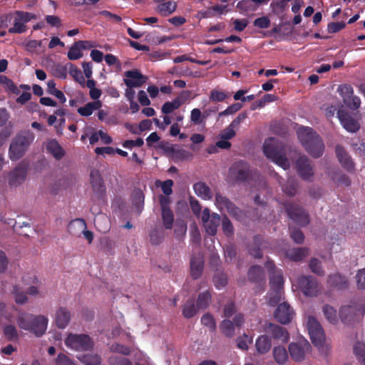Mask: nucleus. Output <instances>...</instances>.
<instances>
[{"label": "nucleus", "mask_w": 365, "mask_h": 365, "mask_svg": "<svg viewBox=\"0 0 365 365\" xmlns=\"http://www.w3.org/2000/svg\"><path fill=\"white\" fill-rule=\"evenodd\" d=\"M64 343L68 348L77 351H89L94 347L93 339L86 334L70 333L65 339Z\"/></svg>", "instance_id": "obj_6"}, {"label": "nucleus", "mask_w": 365, "mask_h": 365, "mask_svg": "<svg viewBox=\"0 0 365 365\" xmlns=\"http://www.w3.org/2000/svg\"><path fill=\"white\" fill-rule=\"evenodd\" d=\"M337 118L344 128L348 132L356 133L360 129L359 123L344 109H339L336 112Z\"/></svg>", "instance_id": "obj_19"}, {"label": "nucleus", "mask_w": 365, "mask_h": 365, "mask_svg": "<svg viewBox=\"0 0 365 365\" xmlns=\"http://www.w3.org/2000/svg\"><path fill=\"white\" fill-rule=\"evenodd\" d=\"M124 76L125 77L123 80L124 83L127 87L130 88L141 87L148 80V78L138 69L126 71Z\"/></svg>", "instance_id": "obj_16"}, {"label": "nucleus", "mask_w": 365, "mask_h": 365, "mask_svg": "<svg viewBox=\"0 0 365 365\" xmlns=\"http://www.w3.org/2000/svg\"><path fill=\"white\" fill-rule=\"evenodd\" d=\"M294 314L293 309L286 302L279 304L274 313V318L282 324H289L292 321Z\"/></svg>", "instance_id": "obj_20"}, {"label": "nucleus", "mask_w": 365, "mask_h": 365, "mask_svg": "<svg viewBox=\"0 0 365 365\" xmlns=\"http://www.w3.org/2000/svg\"><path fill=\"white\" fill-rule=\"evenodd\" d=\"M47 150L56 160L61 159L65 155L63 149L56 140H52L48 143Z\"/></svg>", "instance_id": "obj_36"}, {"label": "nucleus", "mask_w": 365, "mask_h": 365, "mask_svg": "<svg viewBox=\"0 0 365 365\" xmlns=\"http://www.w3.org/2000/svg\"><path fill=\"white\" fill-rule=\"evenodd\" d=\"M263 237L260 235H255L253 237V244L248 249L250 255L256 259H261L262 257L261 247H263Z\"/></svg>", "instance_id": "obj_28"}, {"label": "nucleus", "mask_w": 365, "mask_h": 365, "mask_svg": "<svg viewBox=\"0 0 365 365\" xmlns=\"http://www.w3.org/2000/svg\"><path fill=\"white\" fill-rule=\"evenodd\" d=\"M247 277L250 282L260 283L264 280V269L259 265H253L249 269Z\"/></svg>", "instance_id": "obj_29"}, {"label": "nucleus", "mask_w": 365, "mask_h": 365, "mask_svg": "<svg viewBox=\"0 0 365 365\" xmlns=\"http://www.w3.org/2000/svg\"><path fill=\"white\" fill-rule=\"evenodd\" d=\"M4 334L9 341L17 340L19 338L17 330L13 325H6L4 328Z\"/></svg>", "instance_id": "obj_56"}, {"label": "nucleus", "mask_w": 365, "mask_h": 365, "mask_svg": "<svg viewBox=\"0 0 365 365\" xmlns=\"http://www.w3.org/2000/svg\"><path fill=\"white\" fill-rule=\"evenodd\" d=\"M102 106L100 101L90 102L78 108V113L82 116H89L94 110H98Z\"/></svg>", "instance_id": "obj_34"}, {"label": "nucleus", "mask_w": 365, "mask_h": 365, "mask_svg": "<svg viewBox=\"0 0 365 365\" xmlns=\"http://www.w3.org/2000/svg\"><path fill=\"white\" fill-rule=\"evenodd\" d=\"M190 275L193 279H199L204 269V260L200 254L192 256L190 262Z\"/></svg>", "instance_id": "obj_22"}, {"label": "nucleus", "mask_w": 365, "mask_h": 365, "mask_svg": "<svg viewBox=\"0 0 365 365\" xmlns=\"http://www.w3.org/2000/svg\"><path fill=\"white\" fill-rule=\"evenodd\" d=\"M311 348L309 343L307 341L299 342H292L289 344V352L291 358L295 361H302L304 359L305 353Z\"/></svg>", "instance_id": "obj_15"}, {"label": "nucleus", "mask_w": 365, "mask_h": 365, "mask_svg": "<svg viewBox=\"0 0 365 365\" xmlns=\"http://www.w3.org/2000/svg\"><path fill=\"white\" fill-rule=\"evenodd\" d=\"M11 292L14 295L15 301L17 304H24L27 302L28 297L26 294L21 292L18 286H14Z\"/></svg>", "instance_id": "obj_54"}, {"label": "nucleus", "mask_w": 365, "mask_h": 365, "mask_svg": "<svg viewBox=\"0 0 365 365\" xmlns=\"http://www.w3.org/2000/svg\"><path fill=\"white\" fill-rule=\"evenodd\" d=\"M282 191L290 197H293L297 194L298 183L294 178H289L284 184L282 185Z\"/></svg>", "instance_id": "obj_37"}, {"label": "nucleus", "mask_w": 365, "mask_h": 365, "mask_svg": "<svg viewBox=\"0 0 365 365\" xmlns=\"http://www.w3.org/2000/svg\"><path fill=\"white\" fill-rule=\"evenodd\" d=\"M335 152L342 168L349 173H354L355 170V163L344 148L341 145H336Z\"/></svg>", "instance_id": "obj_18"}, {"label": "nucleus", "mask_w": 365, "mask_h": 365, "mask_svg": "<svg viewBox=\"0 0 365 365\" xmlns=\"http://www.w3.org/2000/svg\"><path fill=\"white\" fill-rule=\"evenodd\" d=\"M339 317L344 324H351L355 317V309L351 306H344L340 309Z\"/></svg>", "instance_id": "obj_33"}, {"label": "nucleus", "mask_w": 365, "mask_h": 365, "mask_svg": "<svg viewBox=\"0 0 365 365\" xmlns=\"http://www.w3.org/2000/svg\"><path fill=\"white\" fill-rule=\"evenodd\" d=\"M201 323L208 327L211 331H215L216 329L215 320L213 316L210 313H207L202 317Z\"/></svg>", "instance_id": "obj_53"}, {"label": "nucleus", "mask_w": 365, "mask_h": 365, "mask_svg": "<svg viewBox=\"0 0 365 365\" xmlns=\"http://www.w3.org/2000/svg\"><path fill=\"white\" fill-rule=\"evenodd\" d=\"M273 356L275 361L279 364H284L288 360V354L284 346H278L273 349Z\"/></svg>", "instance_id": "obj_35"}, {"label": "nucleus", "mask_w": 365, "mask_h": 365, "mask_svg": "<svg viewBox=\"0 0 365 365\" xmlns=\"http://www.w3.org/2000/svg\"><path fill=\"white\" fill-rule=\"evenodd\" d=\"M71 320V312L66 307H60L56 313L55 323L59 329L67 327Z\"/></svg>", "instance_id": "obj_25"}, {"label": "nucleus", "mask_w": 365, "mask_h": 365, "mask_svg": "<svg viewBox=\"0 0 365 365\" xmlns=\"http://www.w3.org/2000/svg\"><path fill=\"white\" fill-rule=\"evenodd\" d=\"M227 97V94L223 91L212 90L210 93V100L214 102H222Z\"/></svg>", "instance_id": "obj_61"}, {"label": "nucleus", "mask_w": 365, "mask_h": 365, "mask_svg": "<svg viewBox=\"0 0 365 365\" xmlns=\"http://www.w3.org/2000/svg\"><path fill=\"white\" fill-rule=\"evenodd\" d=\"M164 238V233L163 231L154 230L150 234V241L152 245H158L160 244Z\"/></svg>", "instance_id": "obj_58"}, {"label": "nucleus", "mask_w": 365, "mask_h": 365, "mask_svg": "<svg viewBox=\"0 0 365 365\" xmlns=\"http://www.w3.org/2000/svg\"><path fill=\"white\" fill-rule=\"evenodd\" d=\"M68 73L72 78L79 84L83 86L85 83V77L81 71L72 63H68Z\"/></svg>", "instance_id": "obj_40"}, {"label": "nucleus", "mask_w": 365, "mask_h": 365, "mask_svg": "<svg viewBox=\"0 0 365 365\" xmlns=\"http://www.w3.org/2000/svg\"><path fill=\"white\" fill-rule=\"evenodd\" d=\"M14 26L9 29V34H23L26 31V24L36 19V15L29 12L16 11Z\"/></svg>", "instance_id": "obj_12"}, {"label": "nucleus", "mask_w": 365, "mask_h": 365, "mask_svg": "<svg viewBox=\"0 0 365 365\" xmlns=\"http://www.w3.org/2000/svg\"><path fill=\"white\" fill-rule=\"evenodd\" d=\"M290 230V237L297 244H302L304 240V235L302 231L299 229L293 228Z\"/></svg>", "instance_id": "obj_60"}, {"label": "nucleus", "mask_w": 365, "mask_h": 365, "mask_svg": "<svg viewBox=\"0 0 365 365\" xmlns=\"http://www.w3.org/2000/svg\"><path fill=\"white\" fill-rule=\"evenodd\" d=\"M307 329L312 343L320 354L328 357L331 352V346L325 343V334L319 322L312 316L307 319Z\"/></svg>", "instance_id": "obj_3"}, {"label": "nucleus", "mask_w": 365, "mask_h": 365, "mask_svg": "<svg viewBox=\"0 0 365 365\" xmlns=\"http://www.w3.org/2000/svg\"><path fill=\"white\" fill-rule=\"evenodd\" d=\"M16 322L19 328L29 331L36 336H41L46 332L48 319L43 315L24 312L17 317Z\"/></svg>", "instance_id": "obj_2"}, {"label": "nucleus", "mask_w": 365, "mask_h": 365, "mask_svg": "<svg viewBox=\"0 0 365 365\" xmlns=\"http://www.w3.org/2000/svg\"><path fill=\"white\" fill-rule=\"evenodd\" d=\"M323 312L326 319L331 324H336L337 322V314L336 311L329 305H325L323 307Z\"/></svg>", "instance_id": "obj_50"}, {"label": "nucleus", "mask_w": 365, "mask_h": 365, "mask_svg": "<svg viewBox=\"0 0 365 365\" xmlns=\"http://www.w3.org/2000/svg\"><path fill=\"white\" fill-rule=\"evenodd\" d=\"M297 172L304 180H309L313 176V167L309 159L305 156L299 157L296 162Z\"/></svg>", "instance_id": "obj_21"}, {"label": "nucleus", "mask_w": 365, "mask_h": 365, "mask_svg": "<svg viewBox=\"0 0 365 365\" xmlns=\"http://www.w3.org/2000/svg\"><path fill=\"white\" fill-rule=\"evenodd\" d=\"M283 205L288 217L296 224L305 227L309 223L308 212L300 205L294 202L289 201L284 202Z\"/></svg>", "instance_id": "obj_7"}, {"label": "nucleus", "mask_w": 365, "mask_h": 365, "mask_svg": "<svg viewBox=\"0 0 365 365\" xmlns=\"http://www.w3.org/2000/svg\"><path fill=\"white\" fill-rule=\"evenodd\" d=\"M354 353L357 359L365 364V344L361 342H356L354 346Z\"/></svg>", "instance_id": "obj_51"}, {"label": "nucleus", "mask_w": 365, "mask_h": 365, "mask_svg": "<svg viewBox=\"0 0 365 365\" xmlns=\"http://www.w3.org/2000/svg\"><path fill=\"white\" fill-rule=\"evenodd\" d=\"M34 138V133L30 130H24L18 133L10 144L9 158L12 161L20 159L33 143Z\"/></svg>", "instance_id": "obj_4"}, {"label": "nucleus", "mask_w": 365, "mask_h": 365, "mask_svg": "<svg viewBox=\"0 0 365 365\" xmlns=\"http://www.w3.org/2000/svg\"><path fill=\"white\" fill-rule=\"evenodd\" d=\"M56 365H76L68 356L61 353L56 359Z\"/></svg>", "instance_id": "obj_63"}, {"label": "nucleus", "mask_w": 365, "mask_h": 365, "mask_svg": "<svg viewBox=\"0 0 365 365\" xmlns=\"http://www.w3.org/2000/svg\"><path fill=\"white\" fill-rule=\"evenodd\" d=\"M215 205L220 210H226L228 214L237 220L242 217V210L237 207L228 197L220 192L215 194Z\"/></svg>", "instance_id": "obj_10"}, {"label": "nucleus", "mask_w": 365, "mask_h": 365, "mask_svg": "<svg viewBox=\"0 0 365 365\" xmlns=\"http://www.w3.org/2000/svg\"><path fill=\"white\" fill-rule=\"evenodd\" d=\"M356 279L357 287L359 289H365V267L358 271Z\"/></svg>", "instance_id": "obj_64"}, {"label": "nucleus", "mask_w": 365, "mask_h": 365, "mask_svg": "<svg viewBox=\"0 0 365 365\" xmlns=\"http://www.w3.org/2000/svg\"><path fill=\"white\" fill-rule=\"evenodd\" d=\"M132 197L133 204L135 205L138 212H141L145 199L144 194L141 190H137L133 193Z\"/></svg>", "instance_id": "obj_49"}, {"label": "nucleus", "mask_w": 365, "mask_h": 365, "mask_svg": "<svg viewBox=\"0 0 365 365\" xmlns=\"http://www.w3.org/2000/svg\"><path fill=\"white\" fill-rule=\"evenodd\" d=\"M264 155L267 158L282 167L284 170L289 168L290 164L286 156L284 147L273 139L266 140L263 145Z\"/></svg>", "instance_id": "obj_5"}, {"label": "nucleus", "mask_w": 365, "mask_h": 365, "mask_svg": "<svg viewBox=\"0 0 365 365\" xmlns=\"http://www.w3.org/2000/svg\"><path fill=\"white\" fill-rule=\"evenodd\" d=\"M309 255L307 247H297L289 249L285 252V257L293 262H299Z\"/></svg>", "instance_id": "obj_27"}, {"label": "nucleus", "mask_w": 365, "mask_h": 365, "mask_svg": "<svg viewBox=\"0 0 365 365\" xmlns=\"http://www.w3.org/2000/svg\"><path fill=\"white\" fill-rule=\"evenodd\" d=\"M161 217L164 227L167 230H171L174 221V214L170 209L161 210Z\"/></svg>", "instance_id": "obj_42"}, {"label": "nucleus", "mask_w": 365, "mask_h": 365, "mask_svg": "<svg viewBox=\"0 0 365 365\" xmlns=\"http://www.w3.org/2000/svg\"><path fill=\"white\" fill-rule=\"evenodd\" d=\"M255 346L259 354H267L272 347L270 338L267 335H261L258 336L255 341Z\"/></svg>", "instance_id": "obj_30"}, {"label": "nucleus", "mask_w": 365, "mask_h": 365, "mask_svg": "<svg viewBox=\"0 0 365 365\" xmlns=\"http://www.w3.org/2000/svg\"><path fill=\"white\" fill-rule=\"evenodd\" d=\"M84 365H101V358L96 354H86L78 357Z\"/></svg>", "instance_id": "obj_38"}, {"label": "nucleus", "mask_w": 365, "mask_h": 365, "mask_svg": "<svg viewBox=\"0 0 365 365\" xmlns=\"http://www.w3.org/2000/svg\"><path fill=\"white\" fill-rule=\"evenodd\" d=\"M95 225L102 232H106L109 228V222L106 217H100L95 220Z\"/></svg>", "instance_id": "obj_55"}, {"label": "nucleus", "mask_w": 365, "mask_h": 365, "mask_svg": "<svg viewBox=\"0 0 365 365\" xmlns=\"http://www.w3.org/2000/svg\"><path fill=\"white\" fill-rule=\"evenodd\" d=\"M266 331L272 335V338L279 339L283 342H287L289 339V334L287 329L278 324L269 323Z\"/></svg>", "instance_id": "obj_24"}, {"label": "nucleus", "mask_w": 365, "mask_h": 365, "mask_svg": "<svg viewBox=\"0 0 365 365\" xmlns=\"http://www.w3.org/2000/svg\"><path fill=\"white\" fill-rule=\"evenodd\" d=\"M28 165L24 162L20 163L9 173V184L10 186H18L26 179L27 175Z\"/></svg>", "instance_id": "obj_17"}, {"label": "nucleus", "mask_w": 365, "mask_h": 365, "mask_svg": "<svg viewBox=\"0 0 365 365\" xmlns=\"http://www.w3.org/2000/svg\"><path fill=\"white\" fill-rule=\"evenodd\" d=\"M221 222L223 233L228 237H232L234 235V227L226 215H222Z\"/></svg>", "instance_id": "obj_45"}, {"label": "nucleus", "mask_w": 365, "mask_h": 365, "mask_svg": "<svg viewBox=\"0 0 365 365\" xmlns=\"http://www.w3.org/2000/svg\"><path fill=\"white\" fill-rule=\"evenodd\" d=\"M327 282L331 287L339 289H346L349 285L346 278L339 274H330Z\"/></svg>", "instance_id": "obj_31"}, {"label": "nucleus", "mask_w": 365, "mask_h": 365, "mask_svg": "<svg viewBox=\"0 0 365 365\" xmlns=\"http://www.w3.org/2000/svg\"><path fill=\"white\" fill-rule=\"evenodd\" d=\"M269 284L272 289H283L284 279L282 274L277 271L270 277Z\"/></svg>", "instance_id": "obj_41"}, {"label": "nucleus", "mask_w": 365, "mask_h": 365, "mask_svg": "<svg viewBox=\"0 0 365 365\" xmlns=\"http://www.w3.org/2000/svg\"><path fill=\"white\" fill-rule=\"evenodd\" d=\"M190 95V92L189 91H182L178 97L175 98L173 101L165 102L161 108L162 112L164 114H169L174 111L175 110L180 108L181 104L183 103L182 98L185 99L188 98Z\"/></svg>", "instance_id": "obj_23"}, {"label": "nucleus", "mask_w": 365, "mask_h": 365, "mask_svg": "<svg viewBox=\"0 0 365 365\" xmlns=\"http://www.w3.org/2000/svg\"><path fill=\"white\" fill-rule=\"evenodd\" d=\"M332 179L338 183L344 185L346 186H349L351 185V180L346 175L342 173L341 171L335 173L332 175Z\"/></svg>", "instance_id": "obj_59"}, {"label": "nucleus", "mask_w": 365, "mask_h": 365, "mask_svg": "<svg viewBox=\"0 0 365 365\" xmlns=\"http://www.w3.org/2000/svg\"><path fill=\"white\" fill-rule=\"evenodd\" d=\"M221 332L227 337H232L235 334V326L230 319H224L220 324Z\"/></svg>", "instance_id": "obj_43"}, {"label": "nucleus", "mask_w": 365, "mask_h": 365, "mask_svg": "<svg viewBox=\"0 0 365 365\" xmlns=\"http://www.w3.org/2000/svg\"><path fill=\"white\" fill-rule=\"evenodd\" d=\"M56 84L54 80L48 81L47 82V92L56 97L61 103H64L66 101V98L61 91L56 88Z\"/></svg>", "instance_id": "obj_39"}, {"label": "nucleus", "mask_w": 365, "mask_h": 365, "mask_svg": "<svg viewBox=\"0 0 365 365\" xmlns=\"http://www.w3.org/2000/svg\"><path fill=\"white\" fill-rule=\"evenodd\" d=\"M196 314V308L195 306V301L193 299H190L185 304L182 309V315L187 318L190 319Z\"/></svg>", "instance_id": "obj_47"}, {"label": "nucleus", "mask_w": 365, "mask_h": 365, "mask_svg": "<svg viewBox=\"0 0 365 365\" xmlns=\"http://www.w3.org/2000/svg\"><path fill=\"white\" fill-rule=\"evenodd\" d=\"M229 176L237 183L246 182L250 176L249 164L244 160L235 162L230 168Z\"/></svg>", "instance_id": "obj_9"}, {"label": "nucleus", "mask_w": 365, "mask_h": 365, "mask_svg": "<svg viewBox=\"0 0 365 365\" xmlns=\"http://www.w3.org/2000/svg\"><path fill=\"white\" fill-rule=\"evenodd\" d=\"M298 285L306 296H316L318 289V282L312 276H301L298 278Z\"/></svg>", "instance_id": "obj_14"}, {"label": "nucleus", "mask_w": 365, "mask_h": 365, "mask_svg": "<svg viewBox=\"0 0 365 365\" xmlns=\"http://www.w3.org/2000/svg\"><path fill=\"white\" fill-rule=\"evenodd\" d=\"M110 365H132L129 359L122 356H112L109 358Z\"/></svg>", "instance_id": "obj_62"}, {"label": "nucleus", "mask_w": 365, "mask_h": 365, "mask_svg": "<svg viewBox=\"0 0 365 365\" xmlns=\"http://www.w3.org/2000/svg\"><path fill=\"white\" fill-rule=\"evenodd\" d=\"M193 189L196 195L204 200H210L212 197L211 190L205 182H196L193 185Z\"/></svg>", "instance_id": "obj_32"}, {"label": "nucleus", "mask_w": 365, "mask_h": 365, "mask_svg": "<svg viewBox=\"0 0 365 365\" xmlns=\"http://www.w3.org/2000/svg\"><path fill=\"white\" fill-rule=\"evenodd\" d=\"M309 267L312 272L317 275L322 276L324 274V271L322 267L321 261L317 258H312L310 260Z\"/></svg>", "instance_id": "obj_57"}, {"label": "nucleus", "mask_w": 365, "mask_h": 365, "mask_svg": "<svg viewBox=\"0 0 365 365\" xmlns=\"http://www.w3.org/2000/svg\"><path fill=\"white\" fill-rule=\"evenodd\" d=\"M201 219L206 232L212 236L215 235L222 220L220 215L216 212L210 214V210L205 208L202 212Z\"/></svg>", "instance_id": "obj_11"}, {"label": "nucleus", "mask_w": 365, "mask_h": 365, "mask_svg": "<svg viewBox=\"0 0 365 365\" xmlns=\"http://www.w3.org/2000/svg\"><path fill=\"white\" fill-rule=\"evenodd\" d=\"M337 92L348 108L356 110L360 108L361 100L358 96L354 95V88L351 85H339L337 88Z\"/></svg>", "instance_id": "obj_8"}, {"label": "nucleus", "mask_w": 365, "mask_h": 365, "mask_svg": "<svg viewBox=\"0 0 365 365\" xmlns=\"http://www.w3.org/2000/svg\"><path fill=\"white\" fill-rule=\"evenodd\" d=\"M160 4L155 7V11L162 16H168L175 11L177 9V3L174 1H167L159 2Z\"/></svg>", "instance_id": "obj_26"}, {"label": "nucleus", "mask_w": 365, "mask_h": 365, "mask_svg": "<svg viewBox=\"0 0 365 365\" xmlns=\"http://www.w3.org/2000/svg\"><path fill=\"white\" fill-rule=\"evenodd\" d=\"M211 294L209 291L200 293L197 299V307L198 309H206L211 302Z\"/></svg>", "instance_id": "obj_44"}, {"label": "nucleus", "mask_w": 365, "mask_h": 365, "mask_svg": "<svg viewBox=\"0 0 365 365\" xmlns=\"http://www.w3.org/2000/svg\"><path fill=\"white\" fill-rule=\"evenodd\" d=\"M74 223H77L78 225V227L83 230L84 237L88 240V243H91L93 239V234L92 232L86 230V221L83 219H76L71 223L70 227Z\"/></svg>", "instance_id": "obj_46"}, {"label": "nucleus", "mask_w": 365, "mask_h": 365, "mask_svg": "<svg viewBox=\"0 0 365 365\" xmlns=\"http://www.w3.org/2000/svg\"><path fill=\"white\" fill-rule=\"evenodd\" d=\"M298 138L306 151L314 158L321 157L325 145L320 135L309 127H302L297 130Z\"/></svg>", "instance_id": "obj_1"}, {"label": "nucleus", "mask_w": 365, "mask_h": 365, "mask_svg": "<svg viewBox=\"0 0 365 365\" xmlns=\"http://www.w3.org/2000/svg\"><path fill=\"white\" fill-rule=\"evenodd\" d=\"M67 56L69 60L75 61L83 56V53L80 49L77 42H75L69 48Z\"/></svg>", "instance_id": "obj_52"}, {"label": "nucleus", "mask_w": 365, "mask_h": 365, "mask_svg": "<svg viewBox=\"0 0 365 365\" xmlns=\"http://www.w3.org/2000/svg\"><path fill=\"white\" fill-rule=\"evenodd\" d=\"M282 290L272 289L268 292V304L271 307H275L282 299Z\"/></svg>", "instance_id": "obj_48"}, {"label": "nucleus", "mask_w": 365, "mask_h": 365, "mask_svg": "<svg viewBox=\"0 0 365 365\" xmlns=\"http://www.w3.org/2000/svg\"><path fill=\"white\" fill-rule=\"evenodd\" d=\"M90 182L93 192L98 199H102L106 191L102 175L98 170L93 169L90 173Z\"/></svg>", "instance_id": "obj_13"}]
</instances>
